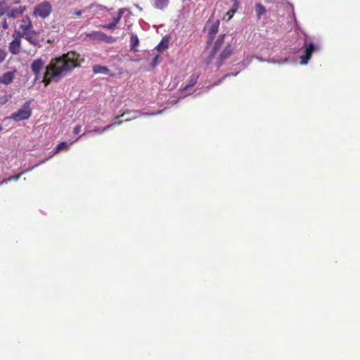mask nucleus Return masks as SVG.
Instances as JSON below:
<instances>
[{
    "mask_svg": "<svg viewBox=\"0 0 360 360\" xmlns=\"http://www.w3.org/2000/svg\"><path fill=\"white\" fill-rule=\"evenodd\" d=\"M79 55L75 52H69L51 58L44 74L41 73V70L44 68V62L41 58H37L32 63L31 70L35 76V80L41 79L45 86H47L51 82H58L79 65Z\"/></svg>",
    "mask_w": 360,
    "mask_h": 360,
    "instance_id": "obj_1",
    "label": "nucleus"
},
{
    "mask_svg": "<svg viewBox=\"0 0 360 360\" xmlns=\"http://www.w3.org/2000/svg\"><path fill=\"white\" fill-rule=\"evenodd\" d=\"M51 11L52 6L51 4L49 1H44L34 8L33 15L44 19L51 14Z\"/></svg>",
    "mask_w": 360,
    "mask_h": 360,
    "instance_id": "obj_2",
    "label": "nucleus"
},
{
    "mask_svg": "<svg viewBox=\"0 0 360 360\" xmlns=\"http://www.w3.org/2000/svg\"><path fill=\"white\" fill-rule=\"evenodd\" d=\"M31 116L30 102H26L18 111L11 114L10 118L16 122L27 120Z\"/></svg>",
    "mask_w": 360,
    "mask_h": 360,
    "instance_id": "obj_3",
    "label": "nucleus"
},
{
    "mask_svg": "<svg viewBox=\"0 0 360 360\" xmlns=\"http://www.w3.org/2000/svg\"><path fill=\"white\" fill-rule=\"evenodd\" d=\"M33 30V25L28 16H25L20 22L18 29L15 31L14 34L20 37L28 34Z\"/></svg>",
    "mask_w": 360,
    "mask_h": 360,
    "instance_id": "obj_4",
    "label": "nucleus"
},
{
    "mask_svg": "<svg viewBox=\"0 0 360 360\" xmlns=\"http://www.w3.org/2000/svg\"><path fill=\"white\" fill-rule=\"evenodd\" d=\"M233 50L234 44L232 42H229L226 45L215 63L217 68L221 67L224 61L231 57L233 53Z\"/></svg>",
    "mask_w": 360,
    "mask_h": 360,
    "instance_id": "obj_5",
    "label": "nucleus"
},
{
    "mask_svg": "<svg viewBox=\"0 0 360 360\" xmlns=\"http://www.w3.org/2000/svg\"><path fill=\"white\" fill-rule=\"evenodd\" d=\"M304 54L300 56L301 65H307L310 60L312 53L317 49L316 45L312 42H305L304 44Z\"/></svg>",
    "mask_w": 360,
    "mask_h": 360,
    "instance_id": "obj_6",
    "label": "nucleus"
},
{
    "mask_svg": "<svg viewBox=\"0 0 360 360\" xmlns=\"http://www.w3.org/2000/svg\"><path fill=\"white\" fill-rule=\"evenodd\" d=\"M21 38L13 34V39L10 42L8 46L9 51L13 54L17 55L20 53L21 47Z\"/></svg>",
    "mask_w": 360,
    "mask_h": 360,
    "instance_id": "obj_7",
    "label": "nucleus"
},
{
    "mask_svg": "<svg viewBox=\"0 0 360 360\" xmlns=\"http://www.w3.org/2000/svg\"><path fill=\"white\" fill-rule=\"evenodd\" d=\"M225 37H226V34H221L218 37V38L215 41L213 49L211 52L210 56H209V58L207 60V64L212 61V60L214 58L216 53L221 49V46L224 43Z\"/></svg>",
    "mask_w": 360,
    "mask_h": 360,
    "instance_id": "obj_8",
    "label": "nucleus"
},
{
    "mask_svg": "<svg viewBox=\"0 0 360 360\" xmlns=\"http://www.w3.org/2000/svg\"><path fill=\"white\" fill-rule=\"evenodd\" d=\"M22 38H24L34 46H37L39 48L41 46V45L39 43L38 32L34 31V30L28 34L24 35Z\"/></svg>",
    "mask_w": 360,
    "mask_h": 360,
    "instance_id": "obj_9",
    "label": "nucleus"
},
{
    "mask_svg": "<svg viewBox=\"0 0 360 360\" xmlns=\"http://www.w3.org/2000/svg\"><path fill=\"white\" fill-rule=\"evenodd\" d=\"M77 140L75 139L74 141H69V142H67V141H63V142H60L59 144L57 145V146L54 149V151H53V153L52 154V155L49 156L48 158H46V160H44V161H46L48 160L49 159H50L53 155L58 153L59 152L62 151V150H68V148H70V146L71 145L73 144V143H75L76 141Z\"/></svg>",
    "mask_w": 360,
    "mask_h": 360,
    "instance_id": "obj_10",
    "label": "nucleus"
},
{
    "mask_svg": "<svg viewBox=\"0 0 360 360\" xmlns=\"http://www.w3.org/2000/svg\"><path fill=\"white\" fill-rule=\"evenodd\" d=\"M91 39H94V40L99 39V40L104 41L105 42H107V43H112L115 41L113 37H108L107 35H105L104 33H103L101 32H91Z\"/></svg>",
    "mask_w": 360,
    "mask_h": 360,
    "instance_id": "obj_11",
    "label": "nucleus"
},
{
    "mask_svg": "<svg viewBox=\"0 0 360 360\" xmlns=\"http://www.w3.org/2000/svg\"><path fill=\"white\" fill-rule=\"evenodd\" d=\"M123 13H124V9L123 8L119 9L117 16L113 18L112 22H110L108 25H103V27L108 29V30H114L116 27L117 25L119 23L121 18L122 17Z\"/></svg>",
    "mask_w": 360,
    "mask_h": 360,
    "instance_id": "obj_12",
    "label": "nucleus"
},
{
    "mask_svg": "<svg viewBox=\"0 0 360 360\" xmlns=\"http://www.w3.org/2000/svg\"><path fill=\"white\" fill-rule=\"evenodd\" d=\"M219 21L217 20L214 22L209 28L208 30V41L207 44H210L213 39H214V37L216 34L219 31Z\"/></svg>",
    "mask_w": 360,
    "mask_h": 360,
    "instance_id": "obj_13",
    "label": "nucleus"
},
{
    "mask_svg": "<svg viewBox=\"0 0 360 360\" xmlns=\"http://www.w3.org/2000/svg\"><path fill=\"white\" fill-rule=\"evenodd\" d=\"M15 71H10L4 73L0 77V83L6 85L12 83L15 77Z\"/></svg>",
    "mask_w": 360,
    "mask_h": 360,
    "instance_id": "obj_14",
    "label": "nucleus"
},
{
    "mask_svg": "<svg viewBox=\"0 0 360 360\" xmlns=\"http://www.w3.org/2000/svg\"><path fill=\"white\" fill-rule=\"evenodd\" d=\"M25 11V6H19L18 8L9 10V11L7 13V15L11 18H16L18 15L22 14Z\"/></svg>",
    "mask_w": 360,
    "mask_h": 360,
    "instance_id": "obj_15",
    "label": "nucleus"
},
{
    "mask_svg": "<svg viewBox=\"0 0 360 360\" xmlns=\"http://www.w3.org/2000/svg\"><path fill=\"white\" fill-rule=\"evenodd\" d=\"M255 12L257 20H259L262 15L266 13V9L262 3H257L255 4Z\"/></svg>",
    "mask_w": 360,
    "mask_h": 360,
    "instance_id": "obj_16",
    "label": "nucleus"
},
{
    "mask_svg": "<svg viewBox=\"0 0 360 360\" xmlns=\"http://www.w3.org/2000/svg\"><path fill=\"white\" fill-rule=\"evenodd\" d=\"M139 44V40L136 34H131L130 37V49L132 51H138L137 46Z\"/></svg>",
    "mask_w": 360,
    "mask_h": 360,
    "instance_id": "obj_17",
    "label": "nucleus"
},
{
    "mask_svg": "<svg viewBox=\"0 0 360 360\" xmlns=\"http://www.w3.org/2000/svg\"><path fill=\"white\" fill-rule=\"evenodd\" d=\"M169 4V0H153L155 8L159 10L165 9Z\"/></svg>",
    "mask_w": 360,
    "mask_h": 360,
    "instance_id": "obj_18",
    "label": "nucleus"
},
{
    "mask_svg": "<svg viewBox=\"0 0 360 360\" xmlns=\"http://www.w3.org/2000/svg\"><path fill=\"white\" fill-rule=\"evenodd\" d=\"M198 77H199V75L198 74H195V73L192 74L190 77L188 83L186 85H185L182 89L184 91H187L190 87L193 86L196 84V82L198 79Z\"/></svg>",
    "mask_w": 360,
    "mask_h": 360,
    "instance_id": "obj_19",
    "label": "nucleus"
},
{
    "mask_svg": "<svg viewBox=\"0 0 360 360\" xmlns=\"http://www.w3.org/2000/svg\"><path fill=\"white\" fill-rule=\"evenodd\" d=\"M93 71L94 73L103 75H108L110 72L109 69L107 67L98 65H94L93 67Z\"/></svg>",
    "mask_w": 360,
    "mask_h": 360,
    "instance_id": "obj_20",
    "label": "nucleus"
},
{
    "mask_svg": "<svg viewBox=\"0 0 360 360\" xmlns=\"http://www.w3.org/2000/svg\"><path fill=\"white\" fill-rule=\"evenodd\" d=\"M44 162H45V161H41L38 164L34 165L32 167H31L30 169H25V170L22 171L21 173H20V174H18L17 175H14L13 176H11L10 178H11V180L17 181V180H18L20 179V177L21 176L22 174H25L26 172H27L29 171H31L34 167H37L38 165H39L40 164H42Z\"/></svg>",
    "mask_w": 360,
    "mask_h": 360,
    "instance_id": "obj_21",
    "label": "nucleus"
},
{
    "mask_svg": "<svg viewBox=\"0 0 360 360\" xmlns=\"http://www.w3.org/2000/svg\"><path fill=\"white\" fill-rule=\"evenodd\" d=\"M10 99V96L4 95L0 96V105H5Z\"/></svg>",
    "mask_w": 360,
    "mask_h": 360,
    "instance_id": "obj_22",
    "label": "nucleus"
},
{
    "mask_svg": "<svg viewBox=\"0 0 360 360\" xmlns=\"http://www.w3.org/2000/svg\"><path fill=\"white\" fill-rule=\"evenodd\" d=\"M6 51L3 49H0V63H1L6 59Z\"/></svg>",
    "mask_w": 360,
    "mask_h": 360,
    "instance_id": "obj_23",
    "label": "nucleus"
},
{
    "mask_svg": "<svg viewBox=\"0 0 360 360\" xmlns=\"http://www.w3.org/2000/svg\"><path fill=\"white\" fill-rule=\"evenodd\" d=\"M235 11L234 10H233L232 8L230 9L226 13V15L228 16V20H230L233 15L235 14Z\"/></svg>",
    "mask_w": 360,
    "mask_h": 360,
    "instance_id": "obj_24",
    "label": "nucleus"
},
{
    "mask_svg": "<svg viewBox=\"0 0 360 360\" xmlns=\"http://www.w3.org/2000/svg\"><path fill=\"white\" fill-rule=\"evenodd\" d=\"M82 131V127L81 126H75L74 127V129H73V133L75 134H78L79 133H80Z\"/></svg>",
    "mask_w": 360,
    "mask_h": 360,
    "instance_id": "obj_25",
    "label": "nucleus"
},
{
    "mask_svg": "<svg viewBox=\"0 0 360 360\" xmlns=\"http://www.w3.org/2000/svg\"><path fill=\"white\" fill-rule=\"evenodd\" d=\"M234 1L233 6L232 7V9L234 10L235 12L239 8V2L238 0H233Z\"/></svg>",
    "mask_w": 360,
    "mask_h": 360,
    "instance_id": "obj_26",
    "label": "nucleus"
},
{
    "mask_svg": "<svg viewBox=\"0 0 360 360\" xmlns=\"http://www.w3.org/2000/svg\"><path fill=\"white\" fill-rule=\"evenodd\" d=\"M122 122V121H118L117 122H115L112 124H109V125H107L106 127H105L103 129V131H105L107 129H109L110 127H112V125H115V124H120Z\"/></svg>",
    "mask_w": 360,
    "mask_h": 360,
    "instance_id": "obj_27",
    "label": "nucleus"
},
{
    "mask_svg": "<svg viewBox=\"0 0 360 360\" xmlns=\"http://www.w3.org/2000/svg\"><path fill=\"white\" fill-rule=\"evenodd\" d=\"M2 27L4 30H7L8 28V23H7L6 20H4V22H2Z\"/></svg>",
    "mask_w": 360,
    "mask_h": 360,
    "instance_id": "obj_28",
    "label": "nucleus"
},
{
    "mask_svg": "<svg viewBox=\"0 0 360 360\" xmlns=\"http://www.w3.org/2000/svg\"><path fill=\"white\" fill-rule=\"evenodd\" d=\"M10 181H11V178H7V179H4L1 183H0V185L1 184H7L8 182H9Z\"/></svg>",
    "mask_w": 360,
    "mask_h": 360,
    "instance_id": "obj_29",
    "label": "nucleus"
},
{
    "mask_svg": "<svg viewBox=\"0 0 360 360\" xmlns=\"http://www.w3.org/2000/svg\"><path fill=\"white\" fill-rule=\"evenodd\" d=\"M158 47H159V49H167V44L164 45V44H163V42H161V43L158 45Z\"/></svg>",
    "mask_w": 360,
    "mask_h": 360,
    "instance_id": "obj_30",
    "label": "nucleus"
},
{
    "mask_svg": "<svg viewBox=\"0 0 360 360\" xmlns=\"http://www.w3.org/2000/svg\"><path fill=\"white\" fill-rule=\"evenodd\" d=\"M158 56H156L154 59H153V62L154 63H156L157 60H158Z\"/></svg>",
    "mask_w": 360,
    "mask_h": 360,
    "instance_id": "obj_31",
    "label": "nucleus"
},
{
    "mask_svg": "<svg viewBox=\"0 0 360 360\" xmlns=\"http://www.w3.org/2000/svg\"><path fill=\"white\" fill-rule=\"evenodd\" d=\"M80 13H81V12H80V11H79V12H77L76 14L79 15H80Z\"/></svg>",
    "mask_w": 360,
    "mask_h": 360,
    "instance_id": "obj_32",
    "label": "nucleus"
},
{
    "mask_svg": "<svg viewBox=\"0 0 360 360\" xmlns=\"http://www.w3.org/2000/svg\"><path fill=\"white\" fill-rule=\"evenodd\" d=\"M3 128L0 125V131H2Z\"/></svg>",
    "mask_w": 360,
    "mask_h": 360,
    "instance_id": "obj_33",
    "label": "nucleus"
}]
</instances>
